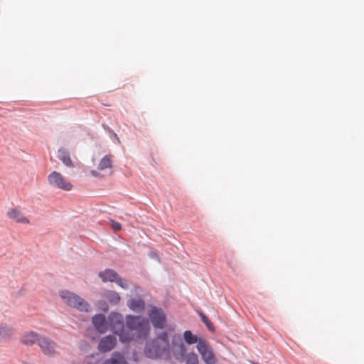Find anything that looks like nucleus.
Here are the masks:
<instances>
[{"instance_id": "obj_1", "label": "nucleus", "mask_w": 364, "mask_h": 364, "mask_svg": "<svg viewBox=\"0 0 364 364\" xmlns=\"http://www.w3.org/2000/svg\"><path fill=\"white\" fill-rule=\"evenodd\" d=\"M147 357L154 358L156 357H167L170 355V346L166 333H161L145 348Z\"/></svg>"}, {"instance_id": "obj_2", "label": "nucleus", "mask_w": 364, "mask_h": 364, "mask_svg": "<svg viewBox=\"0 0 364 364\" xmlns=\"http://www.w3.org/2000/svg\"><path fill=\"white\" fill-rule=\"evenodd\" d=\"M59 295L65 304L80 311L88 312L91 309L90 304L85 299L72 291L61 290Z\"/></svg>"}, {"instance_id": "obj_3", "label": "nucleus", "mask_w": 364, "mask_h": 364, "mask_svg": "<svg viewBox=\"0 0 364 364\" xmlns=\"http://www.w3.org/2000/svg\"><path fill=\"white\" fill-rule=\"evenodd\" d=\"M48 185L55 189H60L64 191H70L73 185L70 181L63 173L57 171H51L47 177Z\"/></svg>"}, {"instance_id": "obj_4", "label": "nucleus", "mask_w": 364, "mask_h": 364, "mask_svg": "<svg viewBox=\"0 0 364 364\" xmlns=\"http://www.w3.org/2000/svg\"><path fill=\"white\" fill-rule=\"evenodd\" d=\"M127 328L131 331L132 336L137 339L145 338L149 331V320H127Z\"/></svg>"}, {"instance_id": "obj_5", "label": "nucleus", "mask_w": 364, "mask_h": 364, "mask_svg": "<svg viewBox=\"0 0 364 364\" xmlns=\"http://www.w3.org/2000/svg\"><path fill=\"white\" fill-rule=\"evenodd\" d=\"M197 348L205 363L214 364L215 363V355L204 340L199 339Z\"/></svg>"}, {"instance_id": "obj_6", "label": "nucleus", "mask_w": 364, "mask_h": 364, "mask_svg": "<svg viewBox=\"0 0 364 364\" xmlns=\"http://www.w3.org/2000/svg\"><path fill=\"white\" fill-rule=\"evenodd\" d=\"M113 155L112 154H107L103 158L101 159V160L99 162L97 170H92L91 174L93 176L95 177H100L101 176L100 171H109V173H112V159H113Z\"/></svg>"}, {"instance_id": "obj_7", "label": "nucleus", "mask_w": 364, "mask_h": 364, "mask_svg": "<svg viewBox=\"0 0 364 364\" xmlns=\"http://www.w3.org/2000/svg\"><path fill=\"white\" fill-rule=\"evenodd\" d=\"M124 320H109V326H111L112 331L119 335L120 340L123 342L131 339V337L124 334L125 326L123 322Z\"/></svg>"}, {"instance_id": "obj_8", "label": "nucleus", "mask_w": 364, "mask_h": 364, "mask_svg": "<svg viewBox=\"0 0 364 364\" xmlns=\"http://www.w3.org/2000/svg\"><path fill=\"white\" fill-rule=\"evenodd\" d=\"M117 344V339L114 336H107L100 340L98 344V350L101 353H107L112 350Z\"/></svg>"}, {"instance_id": "obj_9", "label": "nucleus", "mask_w": 364, "mask_h": 364, "mask_svg": "<svg viewBox=\"0 0 364 364\" xmlns=\"http://www.w3.org/2000/svg\"><path fill=\"white\" fill-rule=\"evenodd\" d=\"M38 345L44 354L52 355L55 353V343L46 338L38 339Z\"/></svg>"}, {"instance_id": "obj_10", "label": "nucleus", "mask_w": 364, "mask_h": 364, "mask_svg": "<svg viewBox=\"0 0 364 364\" xmlns=\"http://www.w3.org/2000/svg\"><path fill=\"white\" fill-rule=\"evenodd\" d=\"M8 217L16 223L28 224L29 220L23 215L22 212L18 209L13 208L8 211Z\"/></svg>"}, {"instance_id": "obj_11", "label": "nucleus", "mask_w": 364, "mask_h": 364, "mask_svg": "<svg viewBox=\"0 0 364 364\" xmlns=\"http://www.w3.org/2000/svg\"><path fill=\"white\" fill-rule=\"evenodd\" d=\"M127 306L133 311L141 313L145 309V302L142 299H131L127 301Z\"/></svg>"}, {"instance_id": "obj_12", "label": "nucleus", "mask_w": 364, "mask_h": 364, "mask_svg": "<svg viewBox=\"0 0 364 364\" xmlns=\"http://www.w3.org/2000/svg\"><path fill=\"white\" fill-rule=\"evenodd\" d=\"M58 157L65 166L68 168H73L75 166L68 151L65 148H60L58 149Z\"/></svg>"}, {"instance_id": "obj_13", "label": "nucleus", "mask_w": 364, "mask_h": 364, "mask_svg": "<svg viewBox=\"0 0 364 364\" xmlns=\"http://www.w3.org/2000/svg\"><path fill=\"white\" fill-rule=\"evenodd\" d=\"M119 274L114 270L110 269H107L99 273V277L102 279L103 282H115Z\"/></svg>"}, {"instance_id": "obj_14", "label": "nucleus", "mask_w": 364, "mask_h": 364, "mask_svg": "<svg viewBox=\"0 0 364 364\" xmlns=\"http://www.w3.org/2000/svg\"><path fill=\"white\" fill-rule=\"evenodd\" d=\"M103 364H127V363L121 353H114L112 357L107 359Z\"/></svg>"}, {"instance_id": "obj_15", "label": "nucleus", "mask_w": 364, "mask_h": 364, "mask_svg": "<svg viewBox=\"0 0 364 364\" xmlns=\"http://www.w3.org/2000/svg\"><path fill=\"white\" fill-rule=\"evenodd\" d=\"M95 330L100 333H105L109 326V320H92Z\"/></svg>"}, {"instance_id": "obj_16", "label": "nucleus", "mask_w": 364, "mask_h": 364, "mask_svg": "<svg viewBox=\"0 0 364 364\" xmlns=\"http://www.w3.org/2000/svg\"><path fill=\"white\" fill-rule=\"evenodd\" d=\"M38 340V336L34 332H28L25 333L22 338L21 341L23 343L27 346L33 345Z\"/></svg>"}, {"instance_id": "obj_17", "label": "nucleus", "mask_w": 364, "mask_h": 364, "mask_svg": "<svg viewBox=\"0 0 364 364\" xmlns=\"http://www.w3.org/2000/svg\"><path fill=\"white\" fill-rule=\"evenodd\" d=\"M105 297L113 304H117L121 300L119 293L114 291H107L105 294Z\"/></svg>"}, {"instance_id": "obj_18", "label": "nucleus", "mask_w": 364, "mask_h": 364, "mask_svg": "<svg viewBox=\"0 0 364 364\" xmlns=\"http://www.w3.org/2000/svg\"><path fill=\"white\" fill-rule=\"evenodd\" d=\"M149 318H165L164 311L161 309H158L155 306H151L149 313Z\"/></svg>"}, {"instance_id": "obj_19", "label": "nucleus", "mask_w": 364, "mask_h": 364, "mask_svg": "<svg viewBox=\"0 0 364 364\" xmlns=\"http://www.w3.org/2000/svg\"><path fill=\"white\" fill-rule=\"evenodd\" d=\"M183 338L185 341L189 345L196 343H198L199 341L198 337L196 335H193L191 331H186L183 333Z\"/></svg>"}, {"instance_id": "obj_20", "label": "nucleus", "mask_w": 364, "mask_h": 364, "mask_svg": "<svg viewBox=\"0 0 364 364\" xmlns=\"http://www.w3.org/2000/svg\"><path fill=\"white\" fill-rule=\"evenodd\" d=\"M12 333V329L6 326H3L0 323V340L6 338L9 336Z\"/></svg>"}, {"instance_id": "obj_21", "label": "nucleus", "mask_w": 364, "mask_h": 364, "mask_svg": "<svg viewBox=\"0 0 364 364\" xmlns=\"http://www.w3.org/2000/svg\"><path fill=\"white\" fill-rule=\"evenodd\" d=\"M179 340H181L179 338ZM175 348H178L179 350H180V355L178 356V355H176V358L177 359H179V358H183L185 352H186V348H185V346L183 344V343L181 342V341H180V343L178 346L176 345H174L172 348H171V350L174 353V349Z\"/></svg>"}, {"instance_id": "obj_22", "label": "nucleus", "mask_w": 364, "mask_h": 364, "mask_svg": "<svg viewBox=\"0 0 364 364\" xmlns=\"http://www.w3.org/2000/svg\"><path fill=\"white\" fill-rule=\"evenodd\" d=\"M115 283L120 287L121 288L124 289H127L129 287V284L127 281L125 279H123L118 276L117 280L115 281Z\"/></svg>"}, {"instance_id": "obj_23", "label": "nucleus", "mask_w": 364, "mask_h": 364, "mask_svg": "<svg viewBox=\"0 0 364 364\" xmlns=\"http://www.w3.org/2000/svg\"><path fill=\"white\" fill-rule=\"evenodd\" d=\"M186 364H198L197 356L196 355H189Z\"/></svg>"}, {"instance_id": "obj_24", "label": "nucleus", "mask_w": 364, "mask_h": 364, "mask_svg": "<svg viewBox=\"0 0 364 364\" xmlns=\"http://www.w3.org/2000/svg\"><path fill=\"white\" fill-rule=\"evenodd\" d=\"M152 324L156 328H162L164 325L165 324L166 320H151Z\"/></svg>"}, {"instance_id": "obj_25", "label": "nucleus", "mask_w": 364, "mask_h": 364, "mask_svg": "<svg viewBox=\"0 0 364 364\" xmlns=\"http://www.w3.org/2000/svg\"><path fill=\"white\" fill-rule=\"evenodd\" d=\"M111 225H112V228L115 230V231H118V230H120L122 229V225L120 223H117V222H115L114 220H112L111 221Z\"/></svg>"}, {"instance_id": "obj_26", "label": "nucleus", "mask_w": 364, "mask_h": 364, "mask_svg": "<svg viewBox=\"0 0 364 364\" xmlns=\"http://www.w3.org/2000/svg\"><path fill=\"white\" fill-rule=\"evenodd\" d=\"M203 322L210 331H214L215 328L213 323L211 322V320H203Z\"/></svg>"}, {"instance_id": "obj_27", "label": "nucleus", "mask_w": 364, "mask_h": 364, "mask_svg": "<svg viewBox=\"0 0 364 364\" xmlns=\"http://www.w3.org/2000/svg\"><path fill=\"white\" fill-rule=\"evenodd\" d=\"M102 310H103L104 311H107L108 310V305L107 304V303L103 302V303L102 304Z\"/></svg>"}, {"instance_id": "obj_28", "label": "nucleus", "mask_w": 364, "mask_h": 364, "mask_svg": "<svg viewBox=\"0 0 364 364\" xmlns=\"http://www.w3.org/2000/svg\"><path fill=\"white\" fill-rule=\"evenodd\" d=\"M93 319H95V318H105V316L102 314H96L95 316H94L92 317Z\"/></svg>"}, {"instance_id": "obj_29", "label": "nucleus", "mask_w": 364, "mask_h": 364, "mask_svg": "<svg viewBox=\"0 0 364 364\" xmlns=\"http://www.w3.org/2000/svg\"><path fill=\"white\" fill-rule=\"evenodd\" d=\"M119 314H112L111 316H109L108 318H112V319H114V318H119Z\"/></svg>"}, {"instance_id": "obj_30", "label": "nucleus", "mask_w": 364, "mask_h": 364, "mask_svg": "<svg viewBox=\"0 0 364 364\" xmlns=\"http://www.w3.org/2000/svg\"><path fill=\"white\" fill-rule=\"evenodd\" d=\"M126 318H130V319H132V318H139V316H132V315H128L126 316Z\"/></svg>"}, {"instance_id": "obj_31", "label": "nucleus", "mask_w": 364, "mask_h": 364, "mask_svg": "<svg viewBox=\"0 0 364 364\" xmlns=\"http://www.w3.org/2000/svg\"><path fill=\"white\" fill-rule=\"evenodd\" d=\"M200 316L203 319L207 318L202 313H200Z\"/></svg>"}]
</instances>
